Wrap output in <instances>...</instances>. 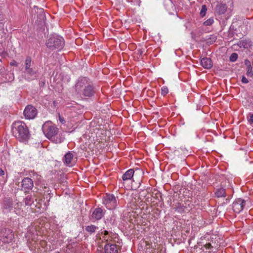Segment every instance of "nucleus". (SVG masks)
Instances as JSON below:
<instances>
[{
  "label": "nucleus",
  "mask_w": 253,
  "mask_h": 253,
  "mask_svg": "<svg viewBox=\"0 0 253 253\" xmlns=\"http://www.w3.org/2000/svg\"><path fill=\"white\" fill-rule=\"evenodd\" d=\"M173 209H174L175 211L180 213L184 212L185 209L184 207L179 203L178 204V206H175V207H173Z\"/></svg>",
  "instance_id": "nucleus-23"
},
{
  "label": "nucleus",
  "mask_w": 253,
  "mask_h": 253,
  "mask_svg": "<svg viewBox=\"0 0 253 253\" xmlns=\"http://www.w3.org/2000/svg\"><path fill=\"white\" fill-rule=\"evenodd\" d=\"M248 121L250 124H253V114L250 115V118L248 119Z\"/></svg>",
  "instance_id": "nucleus-28"
},
{
  "label": "nucleus",
  "mask_w": 253,
  "mask_h": 253,
  "mask_svg": "<svg viewBox=\"0 0 253 253\" xmlns=\"http://www.w3.org/2000/svg\"><path fill=\"white\" fill-rule=\"evenodd\" d=\"M75 90L78 94H82L86 97H91L94 93L92 86L86 78H81L78 80L75 85Z\"/></svg>",
  "instance_id": "nucleus-3"
},
{
  "label": "nucleus",
  "mask_w": 253,
  "mask_h": 253,
  "mask_svg": "<svg viewBox=\"0 0 253 253\" xmlns=\"http://www.w3.org/2000/svg\"><path fill=\"white\" fill-rule=\"evenodd\" d=\"M64 163L68 166L71 167L74 165V155L72 152H68L64 156Z\"/></svg>",
  "instance_id": "nucleus-12"
},
{
  "label": "nucleus",
  "mask_w": 253,
  "mask_h": 253,
  "mask_svg": "<svg viewBox=\"0 0 253 253\" xmlns=\"http://www.w3.org/2000/svg\"><path fill=\"white\" fill-rule=\"evenodd\" d=\"M169 92V89L166 86H164L161 88V94L163 96L166 95Z\"/></svg>",
  "instance_id": "nucleus-27"
},
{
  "label": "nucleus",
  "mask_w": 253,
  "mask_h": 253,
  "mask_svg": "<svg viewBox=\"0 0 253 253\" xmlns=\"http://www.w3.org/2000/svg\"><path fill=\"white\" fill-rule=\"evenodd\" d=\"M242 82L244 84H247L249 83L248 80L244 76L242 77Z\"/></svg>",
  "instance_id": "nucleus-29"
},
{
  "label": "nucleus",
  "mask_w": 253,
  "mask_h": 253,
  "mask_svg": "<svg viewBox=\"0 0 253 253\" xmlns=\"http://www.w3.org/2000/svg\"><path fill=\"white\" fill-rule=\"evenodd\" d=\"M33 186V180L29 177H25L22 181V188L25 192H27L32 189Z\"/></svg>",
  "instance_id": "nucleus-9"
},
{
  "label": "nucleus",
  "mask_w": 253,
  "mask_h": 253,
  "mask_svg": "<svg viewBox=\"0 0 253 253\" xmlns=\"http://www.w3.org/2000/svg\"><path fill=\"white\" fill-rule=\"evenodd\" d=\"M103 203L109 210L114 209L117 206V200L112 194H106L104 197Z\"/></svg>",
  "instance_id": "nucleus-5"
},
{
  "label": "nucleus",
  "mask_w": 253,
  "mask_h": 253,
  "mask_svg": "<svg viewBox=\"0 0 253 253\" xmlns=\"http://www.w3.org/2000/svg\"><path fill=\"white\" fill-rule=\"evenodd\" d=\"M207 10V8L206 5H203L202 6V8L200 11V15L202 17H204L206 15Z\"/></svg>",
  "instance_id": "nucleus-24"
},
{
  "label": "nucleus",
  "mask_w": 253,
  "mask_h": 253,
  "mask_svg": "<svg viewBox=\"0 0 253 253\" xmlns=\"http://www.w3.org/2000/svg\"><path fill=\"white\" fill-rule=\"evenodd\" d=\"M100 235V239L102 240V241H104L109 244H112L111 242H113L115 239L117 238L118 236L116 233L106 230L101 231Z\"/></svg>",
  "instance_id": "nucleus-6"
},
{
  "label": "nucleus",
  "mask_w": 253,
  "mask_h": 253,
  "mask_svg": "<svg viewBox=\"0 0 253 253\" xmlns=\"http://www.w3.org/2000/svg\"><path fill=\"white\" fill-rule=\"evenodd\" d=\"M59 121L60 122V123H61L62 124H64L65 123V121L64 120V118L62 117H61L59 115Z\"/></svg>",
  "instance_id": "nucleus-31"
},
{
  "label": "nucleus",
  "mask_w": 253,
  "mask_h": 253,
  "mask_svg": "<svg viewBox=\"0 0 253 253\" xmlns=\"http://www.w3.org/2000/svg\"><path fill=\"white\" fill-rule=\"evenodd\" d=\"M7 53L5 51L4 48L3 47L2 43H0V56L2 58H4L7 56ZM1 59H0V61Z\"/></svg>",
  "instance_id": "nucleus-22"
},
{
  "label": "nucleus",
  "mask_w": 253,
  "mask_h": 253,
  "mask_svg": "<svg viewBox=\"0 0 253 253\" xmlns=\"http://www.w3.org/2000/svg\"><path fill=\"white\" fill-rule=\"evenodd\" d=\"M42 131L46 137L55 143H59L63 141L60 136H58L59 129L51 122H46L42 126Z\"/></svg>",
  "instance_id": "nucleus-2"
},
{
  "label": "nucleus",
  "mask_w": 253,
  "mask_h": 253,
  "mask_svg": "<svg viewBox=\"0 0 253 253\" xmlns=\"http://www.w3.org/2000/svg\"><path fill=\"white\" fill-rule=\"evenodd\" d=\"M25 73L26 78L28 81L33 80L37 77V71L33 68L25 70Z\"/></svg>",
  "instance_id": "nucleus-10"
},
{
  "label": "nucleus",
  "mask_w": 253,
  "mask_h": 253,
  "mask_svg": "<svg viewBox=\"0 0 253 253\" xmlns=\"http://www.w3.org/2000/svg\"><path fill=\"white\" fill-rule=\"evenodd\" d=\"M105 253H117L118 248L117 246L113 243L106 244L104 247Z\"/></svg>",
  "instance_id": "nucleus-14"
},
{
  "label": "nucleus",
  "mask_w": 253,
  "mask_h": 253,
  "mask_svg": "<svg viewBox=\"0 0 253 253\" xmlns=\"http://www.w3.org/2000/svg\"><path fill=\"white\" fill-rule=\"evenodd\" d=\"M245 64L247 65V73L246 75L248 77L253 78V68L250 64V62L249 60H246Z\"/></svg>",
  "instance_id": "nucleus-17"
},
{
  "label": "nucleus",
  "mask_w": 253,
  "mask_h": 253,
  "mask_svg": "<svg viewBox=\"0 0 253 253\" xmlns=\"http://www.w3.org/2000/svg\"><path fill=\"white\" fill-rule=\"evenodd\" d=\"M11 131L12 135L20 142H26L30 137L28 126L21 121L15 122L12 124Z\"/></svg>",
  "instance_id": "nucleus-1"
},
{
  "label": "nucleus",
  "mask_w": 253,
  "mask_h": 253,
  "mask_svg": "<svg viewBox=\"0 0 253 253\" xmlns=\"http://www.w3.org/2000/svg\"><path fill=\"white\" fill-rule=\"evenodd\" d=\"M10 65L11 66H18V64L16 62V61L15 60H12L10 63Z\"/></svg>",
  "instance_id": "nucleus-30"
},
{
  "label": "nucleus",
  "mask_w": 253,
  "mask_h": 253,
  "mask_svg": "<svg viewBox=\"0 0 253 253\" xmlns=\"http://www.w3.org/2000/svg\"><path fill=\"white\" fill-rule=\"evenodd\" d=\"M134 171L133 169L127 170L122 176V179L124 181L130 180L133 176Z\"/></svg>",
  "instance_id": "nucleus-16"
},
{
  "label": "nucleus",
  "mask_w": 253,
  "mask_h": 253,
  "mask_svg": "<svg viewBox=\"0 0 253 253\" xmlns=\"http://www.w3.org/2000/svg\"><path fill=\"white\" fill-rule=\"evenodd\" d=\"M24 114L27 119H33L35 118L37 114V109L32 105L27 106L24 111Z\"/></svg>",
  "instance_id": "nucleus-7"
},
{
  "label": "nucleus",
  "mask_w": 253,
  "mask_h": 253,
  "mask_svg": "<svg viewBox=\"0 0 253 253\" xmlns=\"http://www.w3.org/2000/svg\"><path fill=\"white\" fill-rule=\"evenodd\" d=\"M46 45L51 50L55 49L60 50L64 45V39L58 36H53L47 40Z\"/></svg>",
  "instance_id": "nucleus-4"
},
{
  "label": "nucleus",
  "mask_w": 253,
  "mask_h": 253,
  "mask_svg": "<svg viewBox=\"0 0 253 253\" xmlns=\"http://www.w3.org/2000/svg\"><path fill=\"white\" fill-rule=\"evenodd\" d=\"M217 197H222L225 196V190L223 188H220L216 191L215 193Z\"/></svg>",
  "instance_id": "nucleus-21"
},
{
  "label": "nucleus",
  "mask_w": 253,
  "mask_h": 253,
  "mask_svg": "<svg viewBox=\"0 0 253 253\" xmlns=\"http://www.w3.org/2000/svg\"><path fill=\"white\" fill-rule=\"evenodd\" d=\"M4 174V171L0 168V176L3 175Z\"/></svg>",
  "instance_id": "nucleus-33"
},
{
  "label": "nucleus",
  "mask_w": 253,
  "mask_h": 253,
  "mask_svg": "<svg viewBox=\"0 0 253 253\" xmlns=\"http://www.w3.org/2000/svg\"><path fill=\"white\" fill-rule=\"evenodd\" d=\"M201 65L206 69H210L212 66V63L210 58L205 57L201 59Z\"/></svg>",
  "instance_id": "nucleus-15"
},
{
  "label": "nucleus",
  "mask_w": 253,
  "mask_h": 253,
  "mask_svg": "<svg viewBox=\"0 0 253 253\" xmlns=\"http://www.w3.org/2000/svg\"><path fill=\"white\" fill-rule=\"evenodd\" d=\"M251 41L249 40H243L239 41L237 44L233 45L234 49H237V47L248 48L251 46Z\"/></svg>",
  "instance_id": "nucleus-11"
},
{
  "label": "nucleus",
  "mask_w": 253,
  "mask_h": 253,
  "mask_svg": "<svg viewBox=\"0 0 253 253\" xmlns=\"http://www.w3.org/2000/svg\"><path fill=\"white\" fill-rule=\"evenodd\" d=\"M226 6L225 4H219L216 7V10L219 14H223L226 11Z\"/></svg>",
  "instance_id": "nucleus-20"
},
{
  "label": "nucleus",
  "mask_w": 253,
  "mask_h": 253,
  "mask_svg": "<svg viewBox=\"0 0 253 253\" xmlns=\"http://www.w3.org/2000/svg\"><path fill=\"white\" fill-rule=\"evenodd\" d=\"M32 62L30 57H27L25 61V70H26L28 69L31 68Z\"/></svg>",
  "instance_id": "nucleus-19"
},
{
  "label": "nucleus",
  "mask_w": 253,
  "mask_h": 253,
  "mask_svg": "<svg viewBox=\"0 0 253 253\" xmlns=\"http://www.w3.org/2000/svg\"><path fill=\"white\" fill-rule=\"evenodd\" d=\"M205 246L206 248H207L208 249H209L211 248V245L210 243L206 244Z\"/></svg>",
  "instance_id": "nucleus-32"
},
{
  "label": "nucleus",
  "mask_w": 253,
  "mask_h": 253,
  "mask_svg": "<svg viewBox=\"0 0 253 253\" xmlns=\"http://www.w3.org/2000/svg\"><path fill=\"white\" fill-rule=\"evenodd\" d=\"M104 213L103 210L101 208H96L93 211L91 219L92 220H99L103 216Z\"/></svg>",
  "instance_id": "nucleus-13"
},
{
  "label": "nucleus",
  "mask_w": 253,
  "mask_h": 253,
  "mask_svg": "<svg viewBox=\"0 0 253 253\" xmlns=\"http://www.w3.org/2000/svg\"><path fill=\"white\" fill-rule=\"evenodd\" d=\"M245 201L242 199L236 200L232 204V209L235 212L240 213L244 209Z\"/></svg>",
  "instance_id": "nucleus-8"
},
{
  "label": "nucleus",
  "mask_w": 253,
  "mask_h": 253,
  "mask_svg": "<svg viewBox=\"0 0 253 253\" xmlns=\"http://www.w3.org/2000/svg\"><path fill=\"white\" fill-rule=\"evenodd\" d=\"M98 228V227L94 225H90L86 226L85 228V230L87 232L91 234L94 233Z\"/></svg>",
  "instance_id": "nucleus-18"
},
{
  "label": "nucleus",
  "mask_w": 253,
  "mask_h": 253,
  "mask_svg": "<svg viewBox=\"0 0 253 253\" xmlns=\"http://www.w3.org/2000/svg\"><path fill=\"white\" fill-rule=\"evenodd\" d=\"M213 19L210 18L204 22V25L205 26H211L213 24Z\"/></svg>",
  "instance_id": "nucleus-25"
},
{
  "label": "nucleus",
  "mask_w": 253,
  "mask_h": 253,
  "mask_svg": "<svg viewBox=\"0 0 253 253\" xmlns=\"http://www.w3.org/2000/svg\"><path fill=\"white\" fill-rule=\"evenodd\" d=\"M238 54L236 53H233L230 56V60L232 62H235L238 59Z\"/></svg>",
  "instance_id": "nucleus-26"
}]
</instances>
